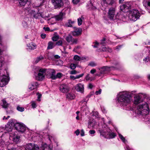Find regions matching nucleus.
Instances as JSON below:
<instances>
[{"label": "nucleus", "mask_w": 150, "mask_h": 150, "mask_svg": "<svg viewBox=\"0 0 150 150\" xmlns=\"http://www.w3.org/2000/svg\"><path fill=\"white\" fill-rule=\"evenodd\" d=\"M117 101L123 109L128 110L129 105L132 100L131 93L128 91H124L120 92L117 96Z\"/></svg>", "instance_id": "1"}, {"label": "nucleus", "mask_w": 150, "mask_h": 150, "mask_svg": "<svg viewBox=\"0 0 150 150\" xmlns=\"http://www.w3.org/2000/svg\"><path fill=\"white\" fill-rule=\"evenodd\" d=\"M98 131L100 135L105 138L112 139L114 138L116 136L115 133L111 132V130L105 124L102 125L101 128H100Z\"/></svg>", "instance_id": "2"}, {"label": "nucleus", "mask_w": 150, "mask_h": 150, "mask_svg": "<svg viewBox=\"0 0 150 150\" xmlns=\"http://www.w3.org/2000/svg\"><path fill=\"white\" fill-rule=\"evenodd\" d=\"M146 101L147 102H143L137 106L136 111L138 114L146 115L149 113V108L148 105V103L147 100Z\"/></svg>", "instance_id": "3"}, {"label": "nucleus", "mask_w": 150, "mask_h": 150, "mask_svg": "<svg viewBox=\"0 0 150 150\" xmlns=\"http://www.w3.org/2000/svg\"><path fill=\"white\" fill-rule=\"evenodd\" d=\"M33 71L34 75L36 80L42 81L44 79L47 71L46 69L41 68L38 67H35Z\"/></svg>", "instance_id": "4"}, {"label": "nucleus", "mask_w": 150, "mask_h": 150, "mask_svg": "<svg viewBox=\"0 0 150 150\" xmlns=\"http://www.w3.org/2000/svg\"><path fill=\"white\" fill-rule=\"evenodd\" d=\"M129 19L131 21H136L140 17L139 11L136 9H133L127 12Z\"/></svg>", "instance_id": "5"}, {"label": "nucleus", "mask_w": 150, "mask_h": 150, "mask_svg": "<svg viewBox=\"0 0 150 150\" xmlns=\"http://www.w3.org/2000/svg\"><path fill=\"white\" fill-rule=\"evenodd\" d=\"M7 73L6 75H3L0 76V86L3 87L7 85L9 81V74L6 70H5Z\"/></svg>", "instance_id": "6"}, {"label": "nucleus", "mask_w": 150, "mask_h": 150, "mask_svg": "<svg viewBox=\"0 0 150 150\" xmlns=\"http://www.w3.org/2000/svg\"><path fill=\"white\" fill-rule=\"evenodd\" d=\"M37 8L35 9L32 11L31 15L33 17L36 19H37L39 18L40 16H41L43 18H45L46 17V16L43 14L42 13L39 12L38 7V6Z\"/></svg>", "instance_id": "7"}, {"label": "nucleus", "mask_w": 150, "mask_h": 150, "mask_svg": "<svg viewBox=\"0 0 150 150\" xmlns=\"http://www.w3.org/2000/svg\"><path fill=\"white\" fill-rule=\"evenodd\" d=\"M144 96V95L142 93L135 95L134 97V104L136 105L139 104L144 102L143 98Z\"/></svg>", "instance_id": "8"}, {"label": "nucleus", "mask_w": 150, "mask_h": 150, "mask_svg": "<svg viewBox=\"0 0 150 150\" xmlns=\"http://www.w3.org/2000/svg\"><path fill=\"white\" fill-rule=\"evenodd\" d=\"M15 127L16 130L20 133H23L26 129L25 126L22 123H16L15 125Z\"/></svg>", "instance_id": "9"}, {"label": "nucleus", "mask_w": 150, "mask_h": 150, "mask_svg": "<svg viewBox=\"0 0 150 150\" xmlns=\"http://www.w3.org/2000/svg\"><path fill=\"white\" fill-rule=\"evenodd\" d=\"M96 0H90V3L88 5V8L91 10L95 11L97 9V7L98 5Z\"/></svg>", "instance_id": "10"}, {"label": "nucleus", "mask_w": 150, "mask_h": 150, "mask_svg": "<svg viewBox=\"0 0 150 150\" xmlns=\"http://www.w3.org/2000/svg\"><path fill=\"white\" fill-rule=\"evenodd\" d=\"M108 18L110 20H114L115 18V9L113 7H111L109 9L108 13Z\"/></svg>", "instance_id": "11"}, {"label": "nucleus", "mask_w": 150, "mask_h": 150, "mask_svg": "<svg viewBox=\"0 0 150 150\" xmlns=\"http://www.w3.org/2000/svg\"><path fill=\"white\" fill-rule=\"evenodd\" d=\"M39 149L38 146L35 144L29 143L27 144L25 149H22L21 150H38Z\"/></svg>", "instance_id": "12"}, {"label": "nucleus", "mask_w": 150, "mask_h": 150, "mask_svg": "<svg viewBox=\"0 0 150 150\" xmlns=\"http://www.w3.org/2000/svg\"><path fill=\"white\" fill-rule=\"evenodd\" d=\"M65 15V13L61 12L59 14L56 15L50 19L51 20L52 18H54L56 21H61L64 18Z\"/></svg>", "instance_id": "13"}, {"label": "nucleus", "mask_w": 150, "mask_h": 150, "mask_svg": "<svg viewBox=\"0 0 150 150\" xmlns=\"http://www.w3.org/2000/svg\"><path fill=\"white\" fill-rule=\"evenodd\" d=\"M66 41L71 44H76L77 42V40L76 39H74L70 35H69L65 38Z\"/></svg>", "instance_id": "14"}, {"label": "nucleus", "mask_w": 150, "mask_h": 150, "mask_svg": "<svg viewBox=\"0 0 150 150\" xmlns=\"http://www.w3.org/2000/svg\"><path fill=\"white\" fill-rule=\"evenodd\" d=\"M115 2V0H101L102 6L105 7L107 6L108 5H111L114 4Z\"/></svg>", "instance_id": "15"}, {"label": "nucleus", "mask_w": 150, "mask_h": 150, "mask_svg": "<svg viewBox=\"0 0 150 150\" xmlns=\"http://www.w3.org/2000/svg\"><path fill=\"white\" fill-rule=\"evenodd\" d=\"M113 68V67H112L105 66L99 68V70L100 71V74H103L106 73L109 71H111L112 69Z\"/></svg>", "instance_id": "16"}, {"label": "nucleus", "mask_w": 150, "mask_h": 150, "mask_svg": "<svg viewBox=\"0 0 150 150\" xmlns=\"http://www.w3.org/2000/svg\"><path fill=\"white\" fill-rule=\"evenodd\" d=\"M59 90L63 93H66L69 91V88L67 85L62 84L59 86Z\"/></svg>", "instance_id": "17"}, {"label": "nucleus", "mask_w": 150, "mask_h": 150, "mask_svg": "<svg viewBox=\"0 0 150 150\" xmlns=\"http://www.w3.org/2000/svg\"><path fill=\"white\" fill-rule=\"evenodd\" d=\"M52 2L56 8L60 7L63 5L62 0H52Z\"/></svg>", "instance_id": "18"}, {"label": "nucleus", "mask_w": 150, "mask_h": 150, "mask_svg": "<svg viewBox=\"0 0 150 150\" xmlns=\"http://www.w3.org/2000/svg\"><path fill=\"white\" fill-rule=\"evenodd\" d=\"M75 89L77 91L83 93L84 91V85L80 83H78L76 86Z\"/></svg>", "instance_id": "19"}, {"label": "nucleus", "mask_w": 150, "mask_h": 150, "mask_svg": "<svg viewBox=\"0 0 150 150\" xmlns=\"http://www.w3.org/2000/svg\"><path fill=\"white\" fill-rule=\"evenodd\" d=\"M39 84L37 82H33L31 83L28 86V88L30 91L37 88Z\"/></svg>", "instance_id": "20"}, {"label": "nucleus", "mask_w": 150, "mask_h": 150, "mask_svg": "<svg viewBox=\"0 0 150 150\" xmlns=\"http://www.w3.org/2000/svg\"><path fill=\"white\" fill-rule=\"evenodd\" d=\"M82 30L81 28H75L74 30L72 32V34L74 36H78L81 34Z\"/></svg>", "instance_id": "21"}, {"label": "nucleus", "mask_w": 150, "mask_h": 150, "mask_svg": "<svg viewBox=\"0 0 150 150\" xmlns=\"http://www.w3.org/2000/svg\"><path fill=\"white\" fill-rule=\"evenodd\" d=\"M47 72L50 76L51 78L53 79H56L55 71L53 69H48L47 71Z\"/></svg>", "instance_id": "22"}, {"label": "nucleus", "mask_w": 150, "mask_h": 150, "mask_svg": "<svg viewBox=\"0 0 150 150\" xmlns=\"http://www.w3.org/2000/svg\"><path fill=\"white\" fill-rule=\"evenodd\" d=\"M143 3L145 8L150 7V0H143Z\"/></svg>", "instance_id": "23"}, {"label": "nucleus", "mask_w": 150, "mask_h": 150, "mask_svg": "<svg viewBox=\"0 0 150 150\" xmlns=\"http://www.w3.org/2000/svg\"><path fill=\"white\" fill-rule=\"evenodd\" d=\"M75 97V95L72 93H68L66 95V98L69 100L73 99Z\"/></svg>", "instance_id": "24"}, {"label": "nucleus", "mask_w": 150, "mask_h": 150, "mask_svg": "<svg viewBox=\"0 0 150 150\" xmlns=\"http://www.w3.org/2000/svg\"><path fill=\"white\" fill-rule=\"evenodd\" d=\"M96 124V122L95 120H93L92 121H90L88 122V127L91 128L93 127Z\"/></svg>", "instance_id": "25"}, {"label": "nucleus", "mask_w": 150, "mask_h": 150, "mask_svg": "<svg viewBox=\"0 0 150 150\" xmlns=\"http://www.w3.org/2000/svg\"><path fill=\"white\" fill-rule=\"evenodd\" d=\"M28 49L29 50H34L36 48V45L33 43L27 45Z\"/></svg>", "instance_id": "26"}, {"label": "nucleus", "mask_w": 150, "mask_h": 150, "mask_svg": "<svg viewBox=\"0 0 150 150\" xmlns=\"http://www.w3.org/2000/svg\"><path fill=\"white\" fill-rule=\"evenodd\" d=\"M14 136L13 138V141L14 142L16 143H17L19 141L20 137L18 135H16V133H14Z\"/></svg>", "instance_id": "27"}, {"label": "nucleus", "mask_w": 150, "mask_h": 150, "mask_svg": "<svg viewBox=\"0 0 150 150\" xmlns=\"http://www.w3.org/2000/svg\"><path fill=\"white\" fill-rule=\"evenodd\" d=\"M14 125V123L13 122L12 120H10L8 122V124L6 126V128L8 127L9 129H11L13 127Z\"/></svg>", "instance_id": "28"}, {"label": "nucleus", "mask_w": 150, "mask_h": 150, "mask_svg": "<svg viewBox=\"0 0 150 150\" xmlns=\"http://www.w3.org/2000/svg\"><path fill=\"white\" fill-rule=\"evenodd\" d=\"M102 50V51L103 52H112L111 49L108 47H103Z\"/></svg>", "instance_id": "29"}, {"label": "nucleus", "mask_w": 150, "mask_h": 150, "mask_svg": "<svg viewBox=\"0 0 150 150\" xmlns=\"http://www.w3.org/2000/svg\"><path fill=\"white\" fill-rule=\"evenodd\" d=\"M54 43L53 42L50 41L48 43V46L47 47V49H50L53 48L54 47Z\"/></svg>", "instance_id": "30"}, {"label": "nucleus", "mask_w": 150, "mask_h": 150, "mask_svg": "<svg viewBox=\"0 0 150 150\" xmlns=\"http://www.w3.org/2000/svg\"><path fill=\"white\" fill-rule=\"evenodd\" d=\"M3 105L2 107L4 108H7L9 104L7 103L5 99L2 100Z\"/></svg>", "instance_id": "31"}, {"label": "nucleus", "mask_w": 150, "mask_h": 150, "mask_svg": "<svg viewBox=\"0 0 150 150\" xmlns=\"http://www.w3.org/2000/svg\"><path fill=\"white\" fill-rule=\"evenodd\" d=\"M59 38V35L57 33H54L53 37L52 38V40L54 41H56L58 40Z\"/></svg>", "instance_id": "32"}, {"label": "nucleus", "mask_w": 150, "mask_h": 150, "mask_svg": "<svg viewBox=\"0 0 150 150\" xmlns=\"http://www.w3.org/2000/svg\"><path fill=\"white\" fill-rule=\"evenodd\" d=\"M84 18L83 16H81V17H80L78 18V24L79 25H81L82 24L83 20Z\"/></svg>", "instance_id": "33"}, {"label": "nucleus", "mask_w": 150, "mask_h": 150, "mask_svg": "<svg viewBox=\"0 0 150 150\" xmlns=\"http://www.w3.org/2000/svg\"><path fill=\"white\" fill-rule=\"evenodd\" d=\"M43 59L44 57L40 55L36 58L35 62L36 64H37L40 60Z\"/></svg>", "instance_id": "34"}, {"label": "nucleus", "mask_w": 150, "mask_h": 150, "mask_svg": "<svg viewBox=\"0 0 150 150\" xmlns=\"http://www.w3.org/2000/svg\"><path fill=\"white\" fill-rule=\"evenodd\" d=\"M120 8L121 11H122L123 12H127V13L128 12L127 10V9H126V7L125 6L124 4L121 6Z\"/></svg>", "instance_id": "35"}, {"label": "nucleus", "mask_w": 150, "mask_h": 150, "mask_svg": "<svg viewBox=\"0 0 150 150\" xmlns=\"http://www.w3.org/2000/svg\"><path fill=\"white\" fill-rule=\"evenodd\" d=\"M119 136L122 141L125 143H126L127 142L125 140V138L121 134L119 133Z\"/></svg>", "instance_id": "36"}, {"label": "nucleus", "mask_w": 150, "mask_h": 150, "mask_svg": "<svg viewBox=\"0 0 150 150\" xmlns=\"http://www.w3.org/2000/svg\"><path fill=\"white\" fill-rule=\"evenodd\" d=\"M127 10L131 8V3L129 2H127L124 4Z\"/></svg>", "instance_id": "37"}, {"label": "nucleus", "mask_w": 150, "mask_h": 150, "mask_svg": "<svg viewBox=\"0 0 150 150\" xmlns=\"http://www.w3.org/2000/svg\"><path fill=\"white\" fill-rule=\"evenodd\" d=\"M17 109L18 111L21 112H23L24 110V109L23 107H21L19 105L17 106Z\"/></svg>", "instance_id": "38"}, {"label": "nucleus", "mask_w": 150, "mask_h": 150, "mask_svg": "<svg viewBox=\"0 0 150 150\" xmlns=\"http://www.w3.org/2000/svg\"><path fill=\"white\" fill-rule=\"evenodd\" d=\"M74 59L76 61H80L81 58L78 55H75L74 56Z\"/></svg>", "instance_id": "39"}, {"label": "nucleus", "mask_w": 150, "mask_h": 150, "mask_svg": "<svg viewBox=\"0 0 150 150\" xmlns=\"http://www.w3.org/2000/svg\"><path fill=\"white\" fill-rule=\"evenodd\" d=\"M105 40V38H103L102 39L100 40V44L103 45H105V44H106Z\"/></svg>", "instance_id": "40"}, {"label": "nucleus", "mask_w": 150, "mask_h": 150, "mask_svg": "<svg viewBox=\"0 0 150 150\" xmlns=\"http://www.w3.org/2000/svg\"><path fill=\"white\" fill-rule=\"evenodd\" d=\"M85 79L87 81L89 80L91 81L92 80V78L89 76V74H88L86 76Z\"/></svg>", "instance_id": "41"}, {"label": "nucleus", "mask_w": 150, "mask_h": 150, "mask_svg": "<svg viewBox=\"0 0 150 150\" xmlns=\"http://www.w3.org/2000/svg\"><path fill=\"white\" fill-rule=\"evenodd\" d=\"M93 44H94V45L93 46V47L94 48H97L99 44V43L97 41H96L93 42Z\"/></svg>", "instance_id": "42"}, {"label": "nucleus", "mask_w": 150, "mask_h": 150, "mask_svg": "<svg viewBox=\"0 0 150 150\" xmlns=\"http://www.w3.org/2000/svg\"><path fill=\"white\" fill-rule=\"evenodd\" d=\"M90 97V96L89 95L87 96H86V98H85V99H84L83 100H82V103H83V102H86V103L87 102L88 100V99Z\"/></svg>", "instance_id": "43"}, {"label": "nucleus", "mask_w": 150, "mask_h": 150, "mask_svg": "<svg viewBox=\"0 0 150 150\" xmlns=\"http://www.w3.org/2000/svg\"><path fill=\"white\" fill-rule=\"evenodd\" d=\"M88 65L92 67L96 66V64L93 62H91L88 64Z\"/></svg>", "instance_id": "44"}, {"label": "nucleus", "mask_w": 150, "mask_h": 150, "mask_svg": "<svg viewBox=\"0 0 150 150\" xmlns=\"http://www.w3.org/2000/svg\"><path fill=\"white\" fill-rule=\"evenodd\" d=\"M22 25L24 28H26L28 27L27 23L25 21H24L22 22Z\"/></svg>", "instance_id": "45"}, {"label": "nucleus", "mask_w": 150, "mask_h": 150, "mask_svg": "<svg viewBox=\"0 0 150 150\" xmlns=\"http://www.w3.org/2000/svg\"><path fill=\"white\" fill-rule=\"evenodd\" d=\"M56 45L58 46H61L62 45V40H59L56 42Z\"/></svg>", "instance_id": "46"}, {"label": "nucleus", "mask_w": 150, "mask_h": 150, "mask_svg": "<svg viewBox=\"0 0 150 150\" xmlns=\"http://www.w3.org/2000/svg\"><path fill=\"white\" fill-rule=\"evenodd\" d=\"M83 75H84L83 74H80L76 75L75 76V78H76V79H78L82 77L83 76Z\"/></svg>", "instance_id": "47"}, {"label": "nucleus", "mask_w": 150, "mask_h": 150, "mask_svg": "<svg viewBox=\"0 0 150 150\" xmlns=\"http://www.w3.org/2000/svg\"><path fill=\"white\" fill-rule=\"evenodd\" d=\"M62 74L60 73H57L56 75V79L57 78H60L62 76Z\"/></svg>", "instance_id": "48"}, {"label": "nucleus", "mask_w": 150, "mask_h": 150, "mask_svg": "<svg viewBox=\"0 0 150 150\" xmlns=\"http://www.w3.org/2000/svg\"><path fill=\"white\" fill-rule=\"evenodd\" d=\"M70 67L71 69H74L76 68V66L74 64H71L70 65Z\"/></svg>", "instance_id": "49"}, {"label": "nucleus", "mask_w": 150, "mask_h": 150, "mask_svg": "<svg viewBox=\"0 0 150 150\" xmlns=\"http://www.w3.org/2000/svg\"><path fill=\"white\" fill-rule=\"evenodd\" d=\"M80 0H72V1L74 4H77L79 2Z\"/></svg>", "instance_id": "50"}, {"label": "nucleus", "mask_w": 150, "mask_h": 150, "mask_svg": "<svg viewBox=\"0 0 150 150\" xmlns=\"http://www.w3.org/2000/svg\"><path fill=\"white\" fill-rule=\"evenodd\" d=\"M96 133V131L94 130H90L89 131V133L90 134L93 135Z\"/></svg>", "instance_id": "51"}, {"label": "nucleus", "mask_w": 150, "mask_h": 150, "mask_svg": "<svg viewBox=\"0 0 150 150\" xmlns=\"http://www.w3.org/2000/svg\"><path fill=\"white\" fill-rule=\"evenodd\" d=\"M102 90L101 89H100L98 91H96L95 92V94L96 95H98L99 94H100Z\"/></svg>", "instance_id": "52"}, {"label": "nucleus", "mask_w": 150, "mask_h": 150, "mask_svg": "<svg viewBox=\"0 0 150 150\" xmlns=\"http://www.w3.org/2000/svg\"><path fill=\"white\" fill-rule=\"evenodd\" d=\"M31 105L32 106V107L33 108H35L36 107V103L34 102H32V103Z\"/></svg>", "instance_id": "53"}, {"label": "nucleus", "mask_w": 150, "mask_h": 150, "mask_svg": "<svg viewBox=\"0 0 150 150\" xmlns=\"http://www.w3.org/2000/svg\"><path fill=\"white\" fill-rule=\"evenodd\" d=\"M149 60V58L148 57H147L145 59H144V61L146 62H148Z\"/></svg>", "instance_id": "54"}, {"label": "nucleus", "mask_w": 150, "mask_h": 150, "mask_svg": "<svg viewBox=\"0 0 150 150\" xmlns=\"http://www.w3.org/2000/svg\"><path fill=\"white\" fill-rule=\"evenodd\" d=\"M81 135L83 137L84 136V132L83 129H82L81 130Z\"/></svg>", "instance_id": "55"}, {"label": "nucleus", "mask_w": 150, "mask_h": 150, "mask_svg": "<svg viewBox=\"0 0 150 150\" xmlns=\"http://www.w3.org/2000/svg\"><path fill=\"white\" fill-rule=\"evenodd\" d=\"M70 73L71 74H76L77 73V72L75 70H73L71 71Z\"/></svg>", "instance_id": "56"}, {"label": "nucleus", "mask_w": 150, "mask_h": 150, "mask_svg": "<svg viewBox=\"0 0 150 150\" xmlns=\"http://www.w3.org/2000/svg\"><path fill=\"white\" fill-rule=\"evenodd\" d=\"M75 133L76 134L77 136L79 135L80 133L79 130L78 129H77L76 131L75 132Z\"/></svg>", "instance_id": "57"}, {"label": "nucleus", "mask_w": 150, "mask_h": 150, "mask_svg": "<svg viewBox=\"0 0 150 150\" xmlns=\"http://www.w3.org/2000/svg\"><path fill=\"white\" fill-rule=\"evenodd\" d=\"M65 25L67 27H71L72 26V25L69 23H66Z\"/></svg>", "instance_id": "58"}, {"label": "nucleus", "mask_w": 150, "mask_h": 150, "mask_svg": "<svg viewBox=\"0 0 150 150\" xmlns=\"http://www.w3.org/2000/svg\"><path fill=\"white\" fill-rule=\"evenodd\" d=\"M96 70L95 69H93L91 70L90 72L92 74H93L96 72Z\"/></svg>", "instance_id": "59"}, {"label": "nucleus", "mask_w": 150, "mask_h": 150, "mask_svg": "<svg viewBox=\"0 0 150 150\" xmlns=\"http://www.w3.org/2000/svg\"><path fill=\"white\" fill-rule=\"evenodd\" d=\"M49 148V147H48V145L46 144H45L43 146V150H45V148Z\"/></svg>", "instance_id": "60"}, {"label": "nucleus", "mask_w": 150, "mask_h": 150, "mask_svg": "<svg viewBox=\"0 0 150 150\" xmlns=\"http://www.w3.org/2000/svg\"><path fill=\"white\" fill-rule=\"evenodd\" d=\"M41 36L42 39H44L46 37V35L45 34H42L41 35Z\"/></svg>", "instance_id": "61"}, {"label": "nucleus", "mask_w": 150, "mask_h": 150, "mask_svg": "<svg viewBox=\"0 0 150 150\" xmlns=\"http://www.w3.org/2000/svg\"><path fill=\"white\" fill-rule=\"evenodd\" d=\"M42 96V95L41 94H38V99H37V100L38 101H40V98H41Z\"/></svg>", "instance_id": "62"}, {"label": "nucleus", "mask_w": 150, "mask_h": 150, "mask_svg": "<svg viewBox=\"0 0 150 150\" xmlns=\"http://www.w3.org/2000/svg\"><path fill=\"white\" fill-rule=\"evenodd\" d=\"M71 79L74 80L76 79L75 76H74L71 75L70 76Z\"/></svg>", "instance_id": "63"}, {"label": "nucleus", "mask_w": 150, "mask_h": 150, "mask_svg": "<svg viewBox=\"0 0 150 150\" xmlns=\"http://www.w3.org/2000/svg\"><path fill=\"white\" fill-rule=\"evenodd\" d=\"M43 29L46 31H48L50 30V28H48V27H47V28L44 27L43 28Z\"/></svg>", "instance_id": "64"}]
</instances>
